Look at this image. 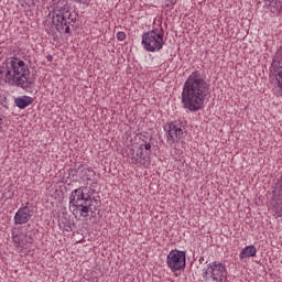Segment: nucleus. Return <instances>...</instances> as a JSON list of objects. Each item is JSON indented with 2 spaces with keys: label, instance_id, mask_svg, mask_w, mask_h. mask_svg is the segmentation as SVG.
Segmentation results:
<instances>
[{
  "label": "nucleus",
  "instance_id": "nucleus-1",
  "mask_svg": "<svg viewBox=\"0 0 282 282\" xmlns=\"http://www.w3.org/2000/svg\"><path fill=\"white\" fill-rule=\"evenodd\" d=\"M210 86L206 82V77L199 70H194L186 79L183 93L182 102L188 111H199L204 109V101L208 96Z\"/></svg>",
  "mask_w": 282,
  "mask_h": 282
},
{
  "label": "nucleus",
  "instance_id": "nucleus-2",
  "mask_svg": "<svg viewBox=\"0 0 282 282\" xmlns=\"http://www.w3.org/2000/svg\"><path fill=\"white\" fill-rule=\"evenodd\" d=\"M6 78L9 85L20 87L21 89H30L34 85V80L30 78V67L18 57H9L4 62Z\"/></svg>",
  "mask_w": 282,
  "mask_h": 282
},
{
  "label": "nucleus",
  "instance_id": "nucleus-3",
  "mask_svg": "<svg viewBox=\"0 0 282 282\" xmlns=\"http://www.w3.org/2000/svg\"><path fill=\"white\" fill-rule=\"evenodd\" d=\"M53 20L52 23L59 34H72V29L76 24L78 14L72 13L67 0H53Z\"/></svg>",
  "mask_w": 282,
  "mask_h": 282
},
{
  "label": "nucleus",
  "instance_id": "nucleus-4",
  "mask_svg": "<svg viewBox=\"0 0 282 282\" xmlns=\"http://www.w3.org/2000/svg\"><path fill=\"white\" fill-rule=\"evenodd\" d=\"M96 193V189L79 187L74 189L69 196V204L76 210H79L82 217H89V210L94 206V198L91 196Z\"/></svg>",
  "mask_w": 282,
  "mask_h": 282
},
{
  "label": "nucleus",
  "instance_id": "nucleus-5",
  "mask_svg": "<svg viewBox=\"0 0 282 282\" xmlns=\"http://www.w3.org/2000/svg\"><path fill=\"white\" fill-rule=\"evenodd\" d=\"M142 45L147 52H160L164 46V36L156 30L148 31L142 35Z\"/></svg>",
  "mask_w": 282,
  "mask_h": 282
},
{
  "label": "nucleus",
  "instance_id": "nucleus-6",
  "mask_svg": "<svg viewBox=\"0 0 282 282\" xmlns=\"http://www.w3.org/2000/svg\"><path fill=\"white\" fill-rule=\"evenodd\" d=\"M203 276L205 281H208V276H210L213 281L217 282L228 281V271L226 270V264L217 261L209 263L207 270L204 271Z\"/></svg>",
  "mask_w": 282,
  "mask_h": 282
},
{
  "label": "nucleus",
  "instance_id": "nucleus-7",
  "mask_svg": "<svg viewBox=\"0 0 282 282\" xmlns=\"http://www.w3.org/2000/svg\"><path fill=\"white\" fill-rule=\"evenodd\" d=\"M128 158L131 164H134L135 166H144L145 169L151 166V156H149V152H144L142 145L130 149Z\"/></svg>",
  "mask_w": 282,
  "mask_h": 282
},
{
  "label": "nucleus",
  "instance_id": "nucleus-8",
  "mask_svg": "<svg viewBox=\"0 0 282 282\" xmlns=\"http://www.w3.org/2000/svg\"><path fill=\"white\" fill-rule=\"evenodd\" d=\"M166 263L172 272L186 268V251H171L167 254Z\"/></svg>",
  "mask_w": 282,
  "mask_h": 282
},
{
  "label": "nucleus",
  "instance_id": "nucleus-9",
  "mask_svg": "<svg viewBox=\"0 0 282 282\" xmlns=\"http://www.w3.org/2000/svg\"><path fill=\"white\" fill-rule=\"evenodd\" d=\"M271 67L275 77L271 80V83H273V85H278L280 95L282 96V46L278 48L275 55L273 56Z\"/></svg>",
  "mask_w": 282,
  "mask_h": 282
},
{
  "label": "nucleus",
  "instance_id": "nucleus-10",
  "mask_svg": "<svg viewBox=\"0 0 282 282\" xmlns=\"http://www.w3.org/2000/svg\"><path fill=\"white\" fill-rule=\"evenodd\" d=\"M184 133L186 132H184L182 127L175 122H171L167 127V142H172V144L180 142L184 138Z\"/></svg>",
  "mask_w": 282,
  "mask_h": 282
},
{
  "label": "nucleus",
  "instance_id": "nucleus-11",
  "mask_svg": "<svg viewBox=\"0 0 282 282\" xmlns=\"http://www.w3.org/2000/svg\"><path fill=\"white\" fill-rule=\"evenodd\" d=\"M33 213L34 212L28 206L21 207L14 216L15 226H23V224H28L30 219H32Z\"/></svg>",
  "mask_w": 282,
  "mask_h": 282
},
{
  "label": "nucleus",
  "instance_id": "nucleus-12",
  "mask_svg": "<svg viewBox=\"0 0 282 282\" xmlns=\"http://www.w3.org/2000/svg\"><path fill=\"white\" fill-rule=\"evenodd\" d=\"M264 8L270 10L275 17L282 14V2L280 0H264Z\"/></svg>",
  "mask_w": 282,
  "mask_h": 282
},
{
  "label": "nucleus",
  "instance_id": "nucleus-13",
  "mask_svg": "<svg viewBox=\"0 0 282 282\" xmlns=\"http://www.w3.org/2000/svg\"><path fill=\"white\" fill-rule=\"evenodd\" d=\"M11 235L15 248H23V246H25V242L23 241L25 236L21 232V230H19L17 227H13L11 229Z\"/></svg>",
  "mask_w": 282,
  "mask_h": 282
},
{
  "label": "nucleus",
  "instance_id": "nucleus-14",
  "mask_svg": "<svg viewBox=\"0 0 282 282\" xmlns=\"http://www.w3.org/2000/svg\"><path fill=\"white\" fill-rule=\"evenodd\" d=\"M34 102V98L30 96H22L14 99L15 107L18 109H25L26 107H30Z\"/></svg>",
  "mask_w": 282,
  "mask_h": 282
},
{
  "label": "nucleus",
  "instance_id": "nucleus-15",
  "mask_svg": "<svg viewBox=\"0 0 282 282\" xmlns=\"http://www.w3.org/2000/svg\"><path fill=\"white\" fill-rule=\"evenodd\" d=\"M257 254V247L254 246H247L240 252V259H248V257H256Z\"/></svg>",
  "mask_w": 282,
  "mask_h": 282
},
{
  "label": "nucleus",
  "instance_id": "nucleus-16",
  "mask_svg": "<svg viewBox=\"0 0 282 282\" xmlns=\"http://www.w3.org/2000/svg\"><path fill=\"white\" fill-rule=\"evenodd\" d=\"M63 229L66 230V232H72V223L69 220L62 221Z\"/></svg>",
  "mask_w": 282,
  "mask_h": 282
},
{
  "label": "nucleus",
  "instance_id": "nucleus-17",
  "mask_svg": "<svg viewBox=\"0 0 282 282\" xmlns=\"http://www.w3.org/2000/svg\"><path fill=\"white\" fill-rule=\"evenodd\" d=\"M140 147H142L143 152L149 153V158H151V143L145 142L144 144H141Z\"/></svg>",
  "mask_w": 282,
  "mask_h": 282
},
{
  "label": "nucleus",
  "instance_id": "nucleus-18",
  "mask_svg": "<svg viewBox=\"0 0 282 282\" xmlns=\"http://www.w3.org/2000/svg\"><path fill=\"white\" fill-rule=\"evenodd\" d=\"M0 105L4 107V109H8V97H6V95H0Z\"/></svg>",
  "mask_w": 282,
  "mask_h": 282
},
{
  "label": "nucleus",
  "instance_id": "nucleus-19",
  "mask_svg": "<svg viewBox=\"0 0 282 282\" xmlns=\"http://www.w3.org/2000/svg\"><path fill=\"white\" fill-rule=\"evenodd\" d=\"M69 177H77L78 176V170L76 169H69L68 170Z\"/></svg>",
  "mask_w": 282,
  "mask_h": 282
},
{
  "label": "nucleus",
  "instance_id": "nucleus-20",
  "mask_svg": "<svg viewBox=\"0 0 282 282\" xmlns=\"http://www.w3.org/2000/svg\"><path fill=\"white\" fill-rule=\"evenodd\" d=\"M117 39H118V41H124V39H127V33L118 32L117 33Z\"/></svg>",
  "mask_w": 282,
  "mask_h": 282
},
{
  "label": "nucleus",
  "instance_id": "nucleus-21",
  "mask_svg": "<svg viewBox=\"0 0 282 282\" xmlns=\"http://www.w3.org/2000/svg\"><path fill=\"white\" fill-rule=\"evenodd\" d=\"M177 3V0H166L165 8H170V6H175Z\"/></svg>",
  "mask_w": 282,
  "mask_h": 282
},
{
  "label": "nucleus",
  "instance_id": "nucleus-22",
  "mask_svg": "<svg viewBox=\"0 0 282 282\" xmlns=\"http://www.w3.org/2000/svg\"><path fill=\"white\" fill-rule=\"evenodd\" d=\"M47 34H51L52 36H55L56 32H54V29L51 26L50 29H46Z\"/></svg>",
  "mask_w": 282,
  "mask_h": 282
},
{
  "label": "nucleus",
  "instance_id": "nucleus-23",
  "mask_svg": "<svg viewBox=\"0 0 282 282\" xmlns=\"http://www.w3.org/2000/svg\"><path fill=\"white\" fill-rule=\"evenodd\" d=\"M46 61H48V63H52V61H54V57L52 55H47Z\"/></svg>",
  "mask_w": 282,
  "mask_h": 282
},
{
  "label": "nucleus",
  "instance_id": "nucleus-24",
  "mask_svg": "<svg viewBox=\"0 0 282 282\" xmlns=\"http://www.w3.org/2000/svg\"><path fill=\"white\" fill-rule=\"evenodd\" d=\"M3 128V119L0 117V129Z\"/></svg>",
  "mask_w": 282,
  "mask_h": 282
},
{
  "label": "nucleus",
  "instance_id": "nucleus-25",
  "mask_svg": "<svg viewBox=\"0 0 282 282\" xmlns=\"http://www.w3.org/2000/svg\"><path fill=\"white\" fill-rule=\"evenodd\" d=\"M78 3H85V0H76Z\"/></svg>",
  "mask_w": 282,
  "mask_h": 282
},
{
  "label": "nucleus",
  "instance_id": "nucleus-26",
  "mask_svg": "<svg viewBox=\"0 0 282 282\" xmlns=\"http://www.w3.org/2000/svg\"><path fill=\"white\" fill-rule=\"evenodd\" d=\"M0 74H3V70H2V69L0 70Z\"/></svg>",
  "mask_w": 282,
  "mask_h": 282
},
{
  "label": "nucleus",
  "instance_id": "nucleus-27",
  "mask_svg": "<svg viewBox=\"0 0 282 282\" xmlns=\"http://www.w3.org/2000/svg\"><path fill=\"white\" fill-rule=\"evenodd\" d=\"M80 166H83V165H79V167H78V169H80Z\"/></svg>",
  "mask_w": 282,
  "mask_h": 282
},
{
  "label": "nucleus",
  "instance_id": "nucleus-28",
  "mask_svg": "<svg viewBox=\"0 0 282 282\" xmlns=\"http://www.w3.org/2000/svg\"><path fill=\"white\" fill-rule=\"evenodd\" d=\"M281 182H282V176H281Z\"/></svg>",
  "mask_w": 282,
  "mask_h": 282
}]
</instances>
